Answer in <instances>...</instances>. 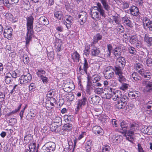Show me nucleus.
Instances as JSON below:
<instances>
[{
  "label": "nucleus",
  "instance_id": "obj_1",
  "mask_svg": "<svg viewBox=\"0 0 152 152\" xmlns=\"http://www.w3.org/2000/svg\"><path fill=\"white\" fill-rule=\"evenodd\" d=\"M99 0L103 7L101 3L98 2L97 4V6L94 7L91 11L92 18L97 20L105 17L106 14L103 8L105 10L109 11L110 10L111 8L110 4L107 2L106 0Z\"/></svg>",
  "mask_w": 152,
  "mask_h": 152
},
{
  "label": "nucleus",
  "instance_id": "obj_2",
  "mask_svg": "<svg viewBox=\"0 0 152 152\" xmlns=\"http://www.w3.org/2000/svg\"><path fill=\"white\" fill-rule=\"evenodd\" d=\"M121 127L123 132L125 134L126 139L129 141H132L134 132L138 129V124L135 123L132 124L129 128L127 122L123 121L121 123Z\"/></svg>",
  "mask_w": 152,
  "mask_h": 152
},
{
  "label": "nucleus",
  "instance_id": "obj_3",
  "mask_svg": "<svg viewBox=\"0 0 152 152\" xmlns=\"http://www.w3.org/2000/svg\"><path fill=\"white\" fill-rule=\"evenodd\" d=\"M34 18L31 16H27L26 18V27L27 32L26 37V47L28 46L29 42L31 40V38L34 33L33 25Z\"/></svg>",
  "mask_w": 152,
  "mask_h": 152
},
{
  "label": "nucleus",
  "instance_id": "obj_4",
  "mask_svg": "<svg viewBox=\"0 0 152 152\" xmlns=\"http://www.w3.org/2000/svg\"><path fill=\"white\" fill-rule=\"evenodd\" d=\"M104 91L107 92L104 94V97L107 99H109L112 97L114 101L118 100L121 97L122 92L120 90L114 89L109 87L104 89Z\"/></svg>",
  "mask_w": 152,
  "mask_h": 152
},
{
  "label": "nucleus",
  "instance_id": "obj_5",
  "mask_svg": "<svg viewBox=\"0 0 152 152\" xmlns=\"http://www.w3.org/2000/svg\"><path fill=\"white\" fill-rule=\"evenodd\" d=\"M134 68L137 70L138 71V72L142 77L147 78V80H148L151 78L152 73L148 70H145L142 69V65L140 63H136L134 65Z\"/></svg>",
  "mask_w": 152,
  "mask_h": 152
},
{
  "label": "nucleus",
  "instance_id": "obj_6",
  "mask_svg": "<svg viewBox=\"0 0 152 152\" xmlns=\"http://www.w3.org/2000/svg\"><path fill=\"white\" fill-rule=\"evenodd\" d=\"M87 103V98L84 94L82 95V98L78 99L76 102V108L75 109L77 112L80 109H83L86 105Z\"/></svg>",
  "mask_w": 152,
  "mask_h": 152
},
{
  "label": "nucleus",
  "instance_id": "obj_7",
  "mask_svg": "<svg viewBox=\"0 0 152 152\" xmlns=\"http://www.w3.org/2000/svg\"><path fill=\"white\" fill-rule=\"evenodd\" d=\"M32 79L31 75L29 73L26 75H22L19 78V83L21 85H26L31 82Z\"/></svg>",
  "mask_w": 152,
  "mask_h": 152
},
{
  "label": "nucleus",
  "instance_id": "obj_8",
  "mask_svg": "<svg viewBox=\"0 0 152 152\" xmlns=\"http://www.w3.org/2000/svg\"><path fill=\"white\" fill-rule=\"evenodd\" d=\"M101 77L100 76L97 74H95L92 75L91 78V81L92 82V86L94 88L97 87H101L102 85L99 81L100 80Z\"/></svg>",
  "mask_w": 152,
  "mask_h": 152
},
{
  "label": "nucleus",
  "instance_id": "obj_9",
  "mask_svg": "<svg viewBox=\"0 0 152 152\" xmlns=\"http://www.w3.org/2000/svg\"><path fill=\"white\" fill-rule=\"evenodd\" d=\"M77 17L78 19L79 23L82 26H84V24L86 21L87 19L88 15L86 12H82L78 14Z\"/></svg>",
  "mask_w": 152,
  "mask_h": 152
},
{
  "label": "nucleus",
  "instance_id": "obj_10",
  "mask_svg": "<svg viewBox=\"0 0 152 152\" xmlns=\"http://www.w3.org/2000/svg\"><path fill=\"white\" fill-rule=\"evenodd\" d=\"M114 69L111 66H109L106 69L104 72V77L106 79H109L112 78L114 75Z\"/></svg>",
  "mask_w": 152,
  "mask_h": 152
},
{
  "label": "nucleus",
  "instance_id": "obj_11",
  "mask_svg": "<svg viewBox=\"0 0 152 152\" xmlns=\"http://www.w3.org/2000/svg\"><path fill=\"white\" fill-rule=\"evenodd\" d=\"M13 31L11 27L6 26L4 29L2 33L4 37L7 38L8 40H10L12 36Z\"/></svg>",
  "mask_w": 152,
  "mask_h": 152
},
{
  "label": "nucleus",
  "instance_id": "obj_12",
  "mask_svg": "<svg viewBox=\"0 0 152 152\" xmlns=\"http://www.w3.org/2000/svg\"><path fill=\"white\" fill-rule=\"evenodd\" d=\"M142 21L144 28L147 31H152V21L146 17H143Z\"/></svg>",
  "mask_w": 152,
  "mask_h": 152
},
{
  "label": "nucleus",
  "instance_id": "obj_13",
  "mask_svg": "<svg viewBox=\"0 0 152 152\" xmlns=\"http://www.w3.org/2000/svg\"><path fill=\"white\" fill-rule=\"evenodd\" d=\"M61 119L60 117H56L55 119L53 122L50 126V128L53 132H55L58 126L61 123Z\"/></svg>",
  "mask_w": 152,
  "mask_h": 152
},
{
  "label": "nucleus",
  "instance_id": "obj_14",
  "mask_svg": "<svg viewBox=\"0 0 152 152\" xmlns=\"http://www.w3.org/2000/svg\"><path fill=\"white\" fill-rule=\"evenodd\" d=\"M130 14L139 18L140 17V13L139 12L138 8L136 6H133L131 7L129 9Z\"/></svg>",
  "mask_w": 152,
  "mask_h": 152
},
{
  "label": "nucleus",
  "instance_id": "obj_15",
  "mask_svg": "<svg viewBox=\"0 0 152 152\" xmlns=\"http://www.w3.org/2000/svg\"><path fill=\"white\" fill-rule=\"evenodd\" d=\"M44 146L46 147V150L48 152H52L56 149L55 143L53 142H49L46 143Z\"/></svg>",
  "mask_w": 152,
  "mask_h": 152
},
{
  "label": "nucleus",
  "instance_id": "obj_16",
  "mask_svg": "<svg viewBox=\"0 0 152 152\" xmlns=\"http://www.w3.org/2000/svg\"><path fill=\"white\" fill-rule=\"evenodd\" d=\"M83 64V66L82 67L81 66H80L79 68V71L80 72L81 71V72L83 74H84L85 72L87 74V69L89 67V66L85 56H84V62Z\"/></svg>",
  "mask_w": 152,
  "mask_h": 152
},
{
  "label": "nucleus",
  "instance_id": "obj_17",
  "mask_svg": "<svg viewBox=\"0 0 152 152\" xmlns=\"http://www.w3.org/2000/svg\"><path fill=\"white\" fill-rule=\"evenodd\" d=\"M93 132L97 135H102L104 134L103 129L100 126H95L92 128Z\"/></svg>",
  "mask_w": 152,
  "mask_h": 152
},
{
  "label": "nucleus",
  "instance_id": "obj_18",
  "mask_svg": "<svg viewBox=\"0 0 152 152\" xmlns=\"http://www.w3.org/2000/svg\"><path fill=\"white\" fill-rule=\"evenodd\" d=\"M89 45L90 46L91 55L94 56H97L100 52L99 48L95 46V45L90 44Z\"/></svg>",
  "mask_w": 152,
  "mask_h": 152
},
{
  "label": "nucleus",
  "instance_id": "obj_19",
  "mask_svg": "<svg viewBox=\"0 0 152 152\" xmlns=\"http://www.w3.org/2000/svg\"><path fill=\"white\" fill-rule=\"evenodd\" d=\"M73 20V18L71 16L69 15L65 17V22H64V24L66 25L67 28L69 29L70 28Z\"/></svg>",
  "mask_w": 152,
  "mask_h": 152
},
{
  "label": "nucleus",
  "instance_id": "obj_20",
  "mask_svg": "<svg viewBox=\"0 0 152 152\" xmlns=\"http://www.w3.org/2000/svg\"><path fill=\"white\" fill-rule=\"evenodd\" d=\"M121 137L122 136L119 135H113L110 137L109 140L113 143L118 142L121 141Z\"/></svg>",
  "mask_w": 152,
  "mask_h": 152
},
{
  "label": "nucleus",
  "instance_id": "obj_21",
  "mask_svg": "<svg viewBox=\"0 0 152 152\" xmlns=\"http://www.w3.org/2000/svg\"><path fill=\"white\" fill-rule=\"evenodd\" d=\"M142 84L143 86H145L148 91H152V80L149 81L144 80L142 82Z\"/></svg>",
  "mask_w": 152,
  "mask_h": 152
},
{
  "label": "nucleus",
  "instance_id": "obj_22",
  "mask_svg": "<svg viewBox=\"0 0 152 152\" xmlns=\"http://www.w3.org/2000/svg\"><path fill=\"white\" fill-rule=\"evenodd\" d=\"M122 22L124 25L128 27H132L133 26L132 21L129 20V18L127 17H123L122 18Z\"/></svg>",
  "mask_w": 152,
  "mask_h": 152
},
{
  "label": "nucleus",
  "instance_id": "obj_23",
  "mask_svg": "<svg viewBox=\"0 0 152 152\" xmlns=\"http://www.w3.org/2000/svg\"><path fill=\"white\" fill-rule=\"evenodd\" d=\"M102 36L100 34H96L94 36L92 41L90 44L95 45V44L98 43L99 40L102 39Z\"/></svg>",
  "mask_w": 152,
  "mask_h": 152
},
{
  "label": "nucleus",
  "instance_id": "obj_24",
  "mask_svg": "<svg viewBox=\"0 0 152 152\" xmlns=\"http://www.w3.org/2000/svg\"><path fill=\"white\" fill-rule=\"evenodd\" d=\"M72 58L74 62H79L80 59V56L77 51H75L72 53Z\"/></svg>",
  "mask_w": 152,
  "mask_h": 152
},
{
  "label": "nucleus",
  "instance_id": "obj_25",
  "mask_svg": "<svg viewBox=\"0 0 152 152\" xmlns=\"http://www.w3.org/2000/svg\"><path fill=\"white\" fill-rule=\"evenodd\" d=\"M88 99L90 103L95 104H98L100 99L99 97L96 95L93 97H90Z\"/></svg>",
  "mask_w": 152,
  "mask_h": 152
},
{
  "label": "nucleus",
  "instance_id": "obj_26",
  "mask_svg": "<svg viewBox=\"0 0 152 152\" xmlns=\"http://www.w3.org/2000/svg\"><path fill=\"white\" fill-rule=\"evenodd\" d=\"M117 66L124 68L126 64L124 58L121 57H119L117 61Z\"/></svg>",
  "mask_w": 152,
  "mask_h": 152
},
{
  "label": "nucleus",
  "instance_id": "obj_27",
  "mask_svg": "<svg viewBox=\"0 0 152 152\" xmlns=\"http://www.w3.org/2000/svg\"><path fill=\"white\" fill-rule=\"evenodd\" d=\"M54 16L56 19L61 20L64 16L63 12L61 11H58L54 12Z\"/></svg>",
  "mask_w": 152,
  "mask_h": 152
},
{
  "label": "nucleus",
  "instance_id": "obj_28",
  "mask_svg": "<svg viewBox=\"0 0 152 152\" xmlns=\"http://www.w3.org/2000/svg\"><path fill=\"white\" fill-rule=\"evenodd\" d=\"M114 49L113 48L112 45L110 44H107V57H110L111 55V53L113 52Z\"/></svg>",
  "mask_w": 152,
  "mask_h": 152
},
{
  "label": "nucleus",
  "instance_id": "obj_29",
  "mask_svg": "<svg viewBox=\"0 0 152 152\" xmlns=\"http://www.w3.org/2000/svg\"><path fill=\"white\" fill-rule=\"evenodd\" d=\"M145 109L152 113V101L150 100L146 103L145 105Z\"/></svg>",
  "mask_w": 152,
  "mask_h": 152
},
{
  "label": "nucleus",
  "instance_id": "obj_30",
  "mask_svg": "<svg viewBox=\"0 0 152 152\" xmlns=\"http://www.w3.org/2000/svg\"><path fill=\"white\" fill-rule=\"evenodd\" d=\"M39 20L42 24L44 25H47L49 24V21L47 18L44 16H42L40 17Z\"/></svg>",
  "mask_w": 152,
  "mask_h": 152
},
{
  "label": "nucleus",
  "instance_id": "obj_31",
  "mask_svg": "<svg viewBox=\"0 0 152 152\" xmlns=\"http://www.w3.org/2000/svg\"><path fill=\"white\" fill-rule=\"evenodd\" d=\"M36 72L37 76L39 78L45 75L46 73L45 70L42 68L37 69Z\"/></svg>",
  "mask_w": 152,
  "mask_h": 152
},
{
  "label": "nucleus",
  "instance_id": "obj_32",
  "mask_svg": "<svg viewBox=\"0 0 152 152\" xmlns=\"http://www.w3.org/2000/svg\"><path fill=\"white\" fill-rule=\"evenodd\" d=\"M77 142L76 140H74L73 141L72 140H68V144L69 145V147L71 150V148L72 147H73L72 151H73L74 150V149L75 148V147L76 145Z\"/></svg>",
  "mask_w": 152,
  "mask_h": 152
},
{
  "label": "nucleus",
  "instance_id": "obj_33",
  "mask_svg": "<svg viewBox=\"0 0 152 152\" xmlns=\"http://www.w3.org/2000/svg\"><path fill=\"white\" fill-rule=\"evenodd\" d=\"M5 81L7 84H9L12 81L11 75L10 72L7 73L5 76Z\"/></svg>",
  "mask_w": 152,
  "mask_h": 152
},
{
  "label": "nucleus",
  "instance_id": "obj_34",
  "mask_svg": "<svg viewBox=\"0 0 152 152\" xmlns=\"http://www.w3.org/2000/svg\"><path fill=\"white\" fill-rule=\"evenodd\" d=\"M90 49V45H87L86 46L85 49L83 51V57H86V58L89 56L90 53L89 49Z\"/></svg>",
  "mask_w": 152,
  "mask_h": 152
},
{
  "label": "nucleus",
  "instance_id": "obj_35",
  "mask_svg": "<svg viewBox=\"0 0 152 152\" xmlns=\"http://www.w3.org/2000/svg\"><path fill=\"white\" fill-rule=\"evenodd\" d=\"M123 69V68L116 65L115 67V69H114L115 74L118 75L122 74V71Z\"/></svg>",
  "mask_w": 152,
  "mask_h": 152
},
{
  "label": "nucleus",
  "instance_id": "obj_36",
  "mask_svg": "<svg viewBox=\"0 0 152 152\" xmlns=\"http://www.w3.org/2000/svg\"><path fill=\"white\" fill-rule=\"evenodd\" d=\"M92 145V142L91 141H88L85 144V148L87 152H89L91 151Z\"/></svg>",
  "mask_w": 152,
  "mask_h": 152
},
{
  "label": "nucleus",
  "instance_id": "obj_37",
  "mask_svg": "<svg viewBox=\"0 0 152 152\" xmlns=\"http://www.w3.org/2000/svg\"><path fill=\"white\" fill-rule=\"evenodd\" d=\"M93 89L94 90V87L92 86V83H87L86 91L88 94H90L91 91Z\"/></svg>",
  "mask_w": 152,
  "mask_h": 152
},
{
  "label": "nucleus",
  "instance_id": "obj_38",
  "mask_svg": "<svg viewBox=\"0 0 152 152\" xmlns=\"http://www.w3.org/2000/svg\"><path fill=\"white\" fill-rule=\"evenodd\" d=\"M120 49L116 47L114 49L113 52L115 56L117 58L120 57L121 55V52H120Z\"/></svg>",
  "mask_w": 152,
  "mask_h": 152
},
{
  "label": "nucleus",
  "instance_id": "obj_39",
  "mask_svg": "<svg viewBox=\"0 0 152 152\" xmlns=\"http://www.w3.org/2000/svg\"><path fill=\"white\" fill-rule=\"evenodd\" d=\"M131 77L133 80L136 81H138L141 79V77L138 75V74L135 72H133L131 75Z\"/></svg>",
  "mask_w": 152,
  "mask_h": 152
},
{
  "label": "nucleus",
  "instance_id": "obj_40",
  "mask_svg": "<svg viewBox=\"0 0 152 152\" xmlns=\"http://www.w3.org/2000/svg\"><path fill=\"white\" fill-rule=\"evenodd\" d=\"M36 144L35 143H31L28 145L30 152H34L35 151Z\"/></svg>",
  "mask_w": 152,
  "mask_h": 152
},
{
  "label": "nucleus",
  "instance_id": "obj_41",
  "mask_svg": "<svg viewBox=\"0 0 152 152\" xmlns=\"http://www.w3.org/2000/svg\"><path fill=\"white\" fill-rule=\"evenodd\" d=\"M145 40L147 43L148 46H150L152 45V37L145 36Z\"/></svg>",
  "mask_w": 152,
  "mask_h": 152
},
{
  "label": "nucleus",
  "instance_id": "obj_42",
  "mask_svg": "<svg viewBox=\"0 0 152 152\" xmlns=\"http://www.w3.org/2000/svg\"><path fill=\"white\" fill-rule=\"evenodd\" d=\"M138 41L137 36L136 35L131 36L130 39V42L133 44H135Z\"/></svg>",
  "mask_w": 152,
  "mask_h": 152
},
{
  "label": "nucleus",
  "instance_id": "obj_43",
  "mask_svg": "<svg viewBox=\"0 0 152 152\" xmlns=\"http://www.w3.org/2000/svg\"><path fill=\"white\" fill-rule=\"evenodd\" d=\"M138 92L134 91L133 92H130L129 94L128 95L129 97H131L132 99H134L137 97L139 96Z\"/></svg>",
  "mask_w": 152,
  "mask_h": 152
},
{
  "label": "nucleus",
  "instance_id": "obj_44",
  "mask_svg": "<svg viewBox=\"0 0 152 152\" xmlns=\"http://www.w3.org/2000/svg\"><path fill=\"white\" fill-rule=\"evenodd\" d=\"M72 128V125L71 124H65L63 127V129L66 131L71 130Z\"/></svg>",
  "mask_w": 152,
  "mask_h": 152
},
{
  "label": "nucleus",
  "instance_id": "obj_45",
  "mask_svg": "<svg viewBox=\"0 0 152 152\" xmlns=\"http://www.w3.org/2000/svg\"><path fill=\"white\" fill-rule=\"evenodd\" d=\"M94 92L97 94H101L103 92V88L99 87L94 88Z\"/></svg>",
  "mask_w": 152,
  "mask_h": 152
},
{
  "label": "nucleus",
  "instance_id": "obj_46",
  "mask_svg": "<svg viewBox=\"0 0 152 152\" xmlns=\"http://www.w3.org/2000/svg\"><path fill=\"white\" fill-rule=\"evenodd\" d=\"M113 20L117 24L119 25L120 24L121 18L118 16H113Z\"/></svg>",
  "mask_w": 152,
  "mask_h": 152
},
{
  "label": "nucleus",
  "instance_id": "obj_47",
  "mask_svg": "<svg viewBox=\"0 0 152 152\" xmlns=\"http://www.w3.org/2000/svg\"><path fill=\"white\" fill-rule=\"evenodd\" d=\"M125 103L121 102L119 101L116 104L117 107L118 109H123L126 106Z\"/></svg>",
  "mask_w": 152,
  "mask_h": 152
},
{
  "label": "nucleus",
  "instance_id": "obj_48",
  "mask_svg": "<svg viewBox=\"0 0 152 152\" xmlns=\"http://www.w3.org/2000/svg\"><path fill=\"white\" fill-rule=\"evenodd\" d=\"M145 132L148 135L152 134V126H148L145 130Z\"/></svg>",
  "mask_w": 152,
  "mask_h": 152
},
{
  "label": "nucleus",
  "instance_id": "obj_49",
  "mask_svg": "<svg viewBox=\"0 0 152 152\" xmlns=\"http://www.w3.org/2000/svg\"><path fill=\"white\" fill-rule=\"evenodd\" d=\"M36 88V85L34 83H30L28 86L29 90L32 91H34Z\"/></svg>",
  "mask_w": 152,
  "mask_h": 152
},
{
  "label": "nucleus",
  "instance_id": "obj_50",
  "mask_svg": "<svg viewBox=\"0 0 152 152\" xmlns=\"http://www.w3.org/2000/svg\"><path fill=\"white\" fill-rule=\"evenodd\" d=\"M110 149V146L105 145L102 147V152H109Z\"/></svg>",
  "mask_w": 152,
  "mask_h": 152
},
{
  "label": "nucleus",
  "instance_id": "obj_51",
  "mask_svg": "<svg viewBox=\"0 0 152 152\" xmlns=\"http://www.w3.org/2000/svg\"><path fill=\"white\" fill-rule=\"evenodd\" d=\"M129 87V85L128 84L126 83H123L122 84L120 88L121 90L125 91L126 90H127Z\"/></svg>",
  "mask_w": 152,
  "mask_h": 152
},
{
  "label": "nucleus",
  "instance_id": "obj_52",
  "mask_svg": "<svg viewBox=\"0 0 152 152\" xmlns=\"http://www.w3.org/2000/svg\"><path fill=\"white\" fill-rule=\"evenodd\" d=\"M62 45V43L61 42L59 43H57L56 44V51L59 52L61 51Z\"/></svg>",
  "mask_w": 152,
  "mask_h": 152
},
{
  "label": "nucleus",
  "instance_id": "obj_53",
  "mask_svg": "<svg viewBox=\"0 0 152 152\" xmlns=\"http://www.w3.org/2000/svg\"><path fill=\"white\" fill-rule=\"evenodd\" d=\"M40 78L42 80L44 84L47 83L49 80L48 78L45 75L41 77Z\"/></svg>",
  "mask_w": 152,
  "mask_h": 152
},
{
  "label": "nucleus",
  "instance_id": "obj_54",
  "mask_svg": "<svg viewBox=\"0 0 152 152\" xmlns=\"http://www.w3.org/2000/svg\"><path fill=\"white\" fill-rule=\"evenodd\" d=\"M128 50L129 53L132 54H135L136 53V50L135 48L132 47H130L128 48Z\"/></svg>",
  "mask_w": 152,
  "mask_h": 152
},
{
  "label": "nucleus",
  "instance_id": "obj_55",
  "mask_svg": "<svg viewBox=\"0 0 152 152\" xmlns=\"http://www.w3.org/2000/svg\"><path fill=\"white\" fill-rule=\"evenodd\" d=\"M6 15L7 17L8 16H9V19L10 20V21H11L12 22H14L16 21V20H15V18L13 17V15L11 13H10L8 14H7Z\"/></svg>",
  "mask_w": 152,
  "mask_h": 152
},
{
  "label": "nucleus",
  "instance_id": "obj_56",
  "mask_svg": "<svg viewBox=\"0 0 152 152\" xmlns=\"http://www.w3.org/2000/svg\"><path fill=\"white\" fill-rule=\"evenodd\" d=\"M118 76L119 81L120 82L122 83L125 81L126 80L124 77L122 75V74L118 75Z\"/></svg>",
  "mask_w": 152,
  "mask_h": 152
},
{
  "label": "nucleus",
  "instance_id": "obj_57",
  "mask_svg": "<svg viewBox=\"0 0 152 152\" xmlns=\"http://www.w3.org/2000/svg\"><path fill=\"white\" fill-rule=\"evenodd\" d=\"M32 138L30 135H27L24 138V141H26L25 143L29 142L31 140Z\"/></svg>",
  "mask_w": 152,
  "mask_h": 152
},
{
  "label": "nucleus",
  "instance_id": "obj_58",
  "mask_svg": "<svg viewBox=\"0 0 152 152\" xmlns=\"http://www.w3.org/2000/svg\"><path fill=\"white\" fill-rule=\"evenodd\" d=\"M146 62L147 66H151L152 65V59L151 58L148 57Z\"/></svg>",
  "mask_w": 152,
  "mask_h": 152
},
{
  "label": "nucleus",
  "instance_id": "obj_59",
  "mask_svg": "<svg viewBox=\"0 0 152 152\" xmlns=\"http://www.w3.org/2000/svg\"><path fill=\"white\" fill-rule=\"evenodd\" d=\"M23 61L25 64H27L29 61V59L28 56L26 54H24L23 56Z\"/></svg>",
  "mask_w": 152,
  "mask_h": 152
},
{
  "label": "nucleus",
  "instance_id": "obj_60",
  "mask_svg": "<svg viewBox=\"0 0 152 152\" xmlns=\"http://www.w3.org/2000/svg\"><path fill=\"white\" fill-rule=\"evenodd\" d=\"M66 10L70 12H73L74 7L73 6L69 5L66 6Z\"/></svg>",
  "mask_w": 152,
  "mask_h": 152
},
{
  "label": "nucleus",
  "instance_id": "obj_61",
  "mask_svg": "<svg viewBox=\"0 0 152 152\" xmlns=\"http://www.w3.org/2000/svg\"><path fill=\"white\" fill-rule=\"evenodd\" d=\"M5 97V94L2 93H0V104L4 100Z\"/></svg>",
  "mask_w": 152,
  "mask_h": 152
},
{
  "label": "nucleus",
  "instance_id": "obj_62",
  "mask_svg": "<svg viewBox=\"0 0 152 152\" xmlns=\"http://www.w3.org/2000/svg\"><path fill=\"white\" fill-rule=\"evenodd\" d=\"M117 29L118 31L121 33L123 32L124 31V27L121 24H119L118 27L117 28Z\"/></svg>",
  "mask_w": 152,
  "mask_h": 152
},
{
  "label": "nucleus",
  "instance_id": "obj_63",
  "mask_svg": "<svg viewBox=\"0 0 152 152\" xmlns=\"http://www.w3.org/2000/svg\"><path fill=\"white\" fill-rule=\"evenodd\" d=\"M54 95V93L52 90H50L48 91L47 94V96L49 98L53 97Z\"/></svg>",
  "mask_w": 152,
  "mask_h": 152
},
{
  "label": "nucleus",
  "instance_id": "obj_64",
  "mask_svg": "<svg viewBox=\"0 0 152 152\" xmlns=\"http://www.w3.org/2000/svg\"><path fill=\"white\" fill-rule=\"evenodd\" d=\"M98 26V23L96 21H94L91 23V26L93 28H95V29L97 28Z\"/></svg>",
  "mask_w": 152,
  "mask_h": 152
}]
</instances>
